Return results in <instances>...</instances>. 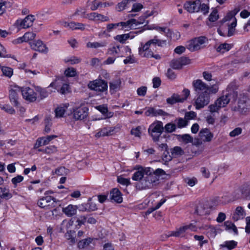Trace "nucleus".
<instances>
[{"label": "nucleus", "mask_w": 250, "mask_h": 250, "mask_svg": "<svg viewBox=\"0 0 250 250\" xmlns=\"http://www.w3.org/2000/svg\"><path fill=\"white\" fill-rule=\"evenodd\" d=\"M165 174L164 170L157 168L154 170L146 167L136 171L132 175L133 180L137 181L136 187L139 190L151 188L158 184L160 176Z\"/></svg>", "instance_id": "1"}, {"label": "nucleus", "mask_w": 250, "mask_h": 250, "mask_svg": "<svg viewBox=\"0 0 250 250\" xmlns=\"http://www.w3.org/2000/svg\"><path fill=\"white\" fill-rule=\"evenodd\" d=\"M167 41L158 39L157 36H154L153 39L149 40L145 44L141 43L139 48V54L142 57L153 58L156 60H160L161 56L159 54H154L151 49L155 47L156 45L163 47L166 45Z\"/></svg>", "instance_id": "2"}, {"label": "nucleus", "mask_w": 250, "mask_h": 250, "mask_svg": "<svg viewBox=\"0 0 250 250\" xmlns=\"http://www.w3.org/2000/svg\"><path fill=\"white\" fill-rule=\"evenodd\" d=\"M238 96V93L233 90L228 91L218 98L213 104L208 106L210 112H217L221 108L226 106L229 102H235Z\"/></svg>", "instance_id": "3"}, {"label": "nucleus", "mask_w": 250, "mask_h": 250, "mask_svg": "<svg viewBox=\"0 0 250 250\" xmlns=\"http://www.w3.org/2000/svg\"><path fill=\"white\" fill-rule=\"evenodd\" d=\"M184 7L189 13L198 12L200 11L204 15L208 13L209 10V6L205 3H202L200 0L187 1L184 4Z\"/></svg>", "instance_id": "4"}, {"label": "nucleus", "mask_w": 250, "mask_h": 250, "mask_svg": "<svg viewBox=\"0 0 250 250\" xmlns=\"http://www.w3.org/2000/svg\"><path fill=\"white\" fill-rule=\"evenodd\" d=\"M208 43V39L205 36H200L187 42L186 47L190 51L194 52L203 48Z\"/></svg>", "instance_id": "5"}, {"label": "nucleus", "mask_w": 250, "mask_h": 250, "mask_svg": "<svg viewBox=\"0 0 250 250\" xmlns=\"http://www.w3.org/2000/svg\"><path fill=\"white\" fill-rule=\"evenodd\" d=\"M148 131L154 142H157L163 132L164 126L163 123L161 121H157L152 124L149 127Z\"/></svg>", "instance_id": "6"}, {"label": "nucleus", "mask_w": 250, "mask_h": 250, "mask_svg": "<svg viewBox=\"0 0 250 250\" xmlns=\"http://www.w3.org/2000/svg\"><path fill=\"white\" fill-rule=\"evenodd\" d=\"M88 87L91 90L97 92H104L107 90V83L102 79H97L90 81L88 84Z\"/></svg>", "instance_id": "7"}, {"label": "nucleus", "mask_w": 250, "mask_h": 250, "mask_svg": "<svg viewBox=\"0 0 250 250\" xmlns=\"http://www.w3.org/2000/svg\"><path fill=\"white\" fill-rule=\"evenodd\" d=\"M249 99L245 95H240L238 102L237 110L242 114H246L250 111L249 104Z\"/></svg>", "instance_id": "8"}, {"label": "nucleus", "mask_w": 250, "mask_h": 250, "mask_svg": "<svg viewBox=\"0 0 250 250\" xmlns=\"http://www.w3.org/2000/svg\"><path fill=\"white\" fill-rule=\"evenodd\" d=\"M21 92V87L17 85H11L9 87V97L10 102L15 106H19V93Z\"/></svg>", "instance_id": "9"}, {"label": "nucleus", "mask_w": 250, "mask_h": 250, "mask_svg": "<svg viewBox=\"0 0 250 250\" xmlns=\"http://www.w3.org/2000/svg\"><path fill=\"white\" fill-rule=\"evenodd\" d=\"M196 230V226L193 224H189L188 225H185L180 227L179 228L176 229L175 231H171L169 234V236L175 237H183L185 236L186 233L188 231H195Z\"/></svg>", "instance_id": "10"}, {"label": "nucleus", "mask_w": 250, "mask_h": 250, "mask_svg": "<svg viewBox=\"0 0 250 250\" xmlns=\"http://www.w3.org/2000/svg\"><path fill=\"white\" fill-rule=\"evenodd\" d=\"M38 204L41 208L52 209L56 206V199L51 196L43 197L39 200Z\"/></svg>", "instance_id": "11"}, {"label": "nucleus", "mask_w": 250, "mask_h": 250, "mask_svg": "<svg viewBox=\"0 0 250 250\" xmlns=\"http://www.w3.org/2000/svg\"><path fill=\"white\" fill-rule=\"evenodd\" d=\"M23 99L30 102H34L37 100V94L34 90L28 87L21 88Z\"/></svg>", "instance_id": "12"}, {"label": "nucleus", "mask_w": 250, "mask_h": 250, "mask_svg": "<svg viewBox=\"0 0 250 250\" xmlns=\"http://www.w3.org/2000/svg\"><path fill=\"white\" fill-rule=\"evenodd\" d=\"M192 85L195 91L198 94H207L208 92V85L201 80L197 79L192 82Z\"/></svg>", "instance_id": "13"}, {"label": "nucleus", "mask_w": 250, "mask_h": 250, "mask_svg": "<svg viewBox=\"0 0 250 250\" xmlns=\"http://www.w3.org/2000/svg\"><path fill=\"white\" fill-rule=\"evenodd\" d=\"M88 108L86 107H78L74 108L73 112V118L75 120H82L88 115Z\"/></svg>", "instance_id": "14"}, {"label": "nucleus", "mask_w": 250, "mask_h": 250, "mask_svg": "<svg viewBox=\"0 0 250 250\" xmlns=\"http://www.w3.org/2000/svg\"><path fill=\"white\" fill-rule=\"evenodd\" d=\"M198 96L196 99L194 105L197 109L203 108L209 102V96L207 94H198Z\"/></svg>", "instance_id": "15"}, {"label": "nucleus", "mask_w": 250, "mask_h": 250, "mask_svg": "<svg viewBox=\"0 0 250 250\" xmlns=\"http://www.w3.org/2000/svg\"><path fill=\"white\" fill-rule=\"evenodd\" d=\"M30 46L31 48L35 51L43 53H47L48 52V48L46 45L40 40L30 43Z\"/></svg>", "instance_id": "16"}, {"label": "nucleus", "mask_w": 250, "mask_h": 250, "mask_svg": "<svg viewBox=\"0 0 250 250\" xmlns=\"http://www.w3.org/2000/svg\"><path fill=\"white\" fill-rule=\"evenodd\" d=\"M79 209L80 211H91L97 209L96 205L91 201L89 198L86 203H83L78 206Z\"/></svg>", "instance_id": "17"}, {"label": "nucleus", "mask_w": 250, "mask_h": 250, "mask_svg": "<svg viewBox=\"0 0 250 250\" xmlns=\"http://www.w3.org/2000/svg\"><path fill=\"white\" fill-rule=\"evenodd\" d=\"M146 116L156 117L158 116H166L168 114L161 109L154 107H148L145 113Z\"/></svg>", "instance_id": "18"}, {"label": "nucleus", "mask_w": 250, "mask_h": 250, "mask_svg": "<svg viewBox=\"0 0 250 250\" xmlns=\"http://www.w3.org/2000/svg\"><path fill=\"white\" fill-rule=\"evenodd\" d=\"M85 18L96 21H109V18L107 17L96 12H92L87 14L85 15Z\"/></svg>", "instance_id": "19"}, {"label": "nucleus", "mask_w": 250, "mask_h": 250, "mask_svg": "<svg viewBox=\"0 0 250 250\" xmlns=\"http://www.w3.org/2000/svg\"><path fill=\"white\" fill-rule=\"evenodd\" d=\"M114 127H106L100 129L96 133L95 136L96 138H100L104 136H108L113 135L115 133Z\"/></svg>", "instance_id": "20"}, {"label": "nucleus", "mask_w": 250, "mask_h": 250, "mask_svg": "<svg viewBox=\"0 0 250 250\" xmlns=\"http://www.w3.org/2000/svg\"><path fill=\"white\" fill-rule=\"evenodd\" d=\"M200 139L204 142H210L213 135L208 128H202L199 134Z\"/></svg>", "instance_id": "21"}, {"label": "nucleus", "mask_w": 250, "mask_h": 250, "mask_svg": "<svg viewBox=\"0 0 250 250\" xmlns=\"http://www.w3.org/2000/svg\"><path fill=\"white\" fill-rule=\"evenodd\" d=\"M122 193L120 191L116 188H113L110 193V198L112 201L118 203H121L123 201Z\"/></svg>", "instance_id": "22"}, {"label": "nucleus", "mask_w": 250, "mask_h": 250, "mask_svg": "<svg viewBox=\"0 0 250 250\" xmlns=\"http://www.w3.org/2000/svg\"><path fill=\"white\" fill-rule=\"evenodd\" d=\"M210 209L207 203L200 204L196 209V212L199 215H205L210 213Z\"/></svg>", "instance_id": "23"}, {"label": "nucleus", "mask_w": 250, "mask_h": 250, "mask_svg": "<svg viewBox=\"0 0 250 250\" xmlns=\"http://www.w3.org/2000/svg\"><path fill=\"white\" fill-rule=\"evenodd\" d=\"M78 209V206L69 205L66 207L62 208V212L68 217H71L76 214Z\"/></svg>", "instance_id": "24"}, {"label": "nucleus", "mask_w": 250, "mask_h": 250, "mask_svg": "<svg viewBox=\"0 0 250 250\" xmlns=\"http://www.w3.org/2000/svg\"><path fill=\"white\" fill-rule=\"evenodd\" d=\"M246 215L245 211L242 207H237L232 215V219L237 221L240 219H243Z\"/></svg>", "instance_id": "25"}, {"label": "nucleus", "mask_w": 250, "mask_h": 250, "mask_svg": "<svg viewBox=\"0 0 250 250\" xmlns=\"http://www.w3.org/2000/svg\"><path fill=\"white\" fill-rule=\"evenodd\" d=\"M34 20V16L31 15H28L20 22V26L23 28H29L32 25Z\"/></svg>", "instance_id": "26"}, {"label": "nucleus", "mask_w": 250, "mask_h": 250, "mask_svg": "<svg viewBox=\"0 0 250 250\" xmlns=\"http://www.w3.org/2000/svg\"><path fill=\"white\" fill-rule=\"evenodd\" d=\"M121 81L119 78L113 80L109 83L110 91L112 93L119 90L121 88Z\"/></svg>", "instance_id": "27"}, {"label": "nucleus", "mask_w": 250, "mask_h": 250, "mask_svg": "<svg viewBox=\"0 0 250 250\" xmlns=\"http://www.w3.org/2000/svg\"><path fill=\"white\" fill-rule=\"evenodd\" d=\"M59 83L58 81H57L55 83H52L50 84V86L53 87L54 86H55V88L58 90L59 92H60L61 94H65L67 92H69V86L67 83H63L60 89L58 88V85H56V84H58Z\"/></svg>", "instance_id": "28"}, {"label": "nucleus", "mask_w": 250, "mask_h": 250, "mask_svg": "<svg viewBox=\"0 0 250 250\" xmlns=\"http://www.w3.org/2000/svg\"><path fill=\"white\" fill-rule=\"evenodd\" d=\"M93 239L91 238H88L80 241L78 243V247L79 249L84 250H89V246L91 243Z\"/></svg>", "instance_id": "29"}, {"label": "nucleus", "mask_w": 250, "mask_h": 250, "mask_svg": "<svg viewBox=\"0 0 250 250\" xmlns=\"http://www.w3.org/2000/svg\"><path fill=\"white\" fill-rule=\"evenodd\" d=\"M137 21V20L134 19H132L128 20L125 22H119V25L121 26L122 27V29H125V30H128V29H132L134 27L133 24H134V22Z\"/></svg>", "instance_id": "30"}, {"label": "nucleus", "mask_w": 250, "mask_h": 250, "mask_svg": "<svg viewBox=\"0 0 250 250\" xmlns=\"http://www.w3.org/2000/svg\"><path fill=\"white\" fill-rule=\"evenodd\" d=\"M101 1L97 0H88L86 2V7H89L91 11H95L100 7Z\"/></svg>", "instance_id": "31"}, {"label": "nucleus", "mask_w": 250, "mask_h": 250, "mask_svg": "<svg viewBox=\"0 0 250 250\" xmlns=\"http://www.w3.org/2000/svg\"><path fill=\"white\" fill-rule=\"evenodd\" d=\"M120 51V46L119 45H115L107 49L106 54L111 56L117 57L116 55L119 54Z\"/></svg>", "instance_id": "32"}, {"label": "nucleus", "mask_w": 250, "mask_h": 250, "mask_svg": "<svg viewBox=\"0 0 250 250\" xmlns=\"http://www.w3.org/2000/svg\"><path fill=\"white\" fill-rule=\"evenodd\" d=\"M107 43L105 42H88L86 43V47L91 48H98L100 47H105Z\"/></svg>", "instance_id": "33"}, {"label": "nucleus", "mask_w": 250, "mask_h": 250, "mask_svg": "<svg viewBox=\"0 0 250 250\" xmlns=\"http://www.w3.org/2000/svg\"><path fill=\"white\" fill-rule=\"evenodd\" d=\"M237 244V242L234 241H226L222 244L220 245L221 248H227L229 250H231L234 249Z\"/></svg>", "instance_id": "34"}, {"label": "nucleus", "mask_w": 250, "mask_h": 250, "mask_svg": "<svg viewBox=\"0 0 250 250\" xmlns=\"http://www.w3.org/2000/svg\"><path fill=\"white\" fill-rule=\"evenodd\" d=\"M68 26L72 30L80 29L81 30H84L85 29V24L76 22H71L68 24Z\"/></svg>", "instance_id": "35"}, {"label": "nucleus", "mask_w": 250, "mask_h": 250, "mask_svg": "<svg viewBox=\"0 0 250 250\" xmlns=\"http://www.w3.org/2000/svg\"><path fill=\"white\" fill-rule=\"evenodd\" d=\"M0 69L4 76L11 78L13 74V69L11 67L0 65Z\"/></svg>", "instance_id": "36"}, {"label": "nucleus", "mask_w": 250, "mask_h": 250, "mask_svg": "<svg viewBox=\"0 0 250 250\" xmlns=\"http://www.w3.org/2000/svg\"><path fill=\"white\" fill-rule=\"evenodd\" d=\"M170 152L172 157H177L184 154V151L180 146H175L171 149Z\"/></svg>", "instance_id": "37"}, {"label": "nucleus", "mask_w": 250, "mask_h": 250, "mask_svg": "<svg viewBox=\"0 0 250 250\" xmlns=\"http://www.w3.org/2000/svg\"><path fill=\"white\" fill-rule=\"evenodd\" d=\"M167 102L169 104H173L177 102H182V100L180 95L174 94L171 97L167 99Z\"/></svg>", "instance_id": "38"}, {"label": "nucleus", "mask_w": 250, "mask_h": 250, "mask_svg": "<svg viewBox=\"0 0 250 250\" xmlns=\"http://www.w3.org/2000/svg\"><path fill=\"white\" fill-rule=\"evenodd\" d=\"M224 226L225 227L226 230H232L235 234H238V231L234 223L228 221L224 223Z\"/></svg>", "instance_id": "39"}, {"label": "nucleus", "mask_w": 250, "mask_h": 250, "mask_svg": "<svg viewBox=\"0 0 250 250\" xmlns=\"http://www.w3.org/2000/svg\"><path fill=\"white\" fill-rule=\"evenodd\" d=\"M64 236L66 239L70 240V242L72 244H74L77 241V240L75 238V236H76L75 231L74 230L68 231L65 234Z\"/></svg>", "instance_id": "40"}, {"label": "nucleus", "mask_w": 250, "mask_h": 250, "mask_svg": "<svg viewBox=\"0 0 250 250\" xmlns=\"http://www.w3.org/2000/svg\"><path fill=\"white\" fill-rule=\"evenodd\" d=\"M67 108V105L58 107L55 110L56 117L58 118L62 117Z\"/></svg>", "instance_id": "41"}, {"label": "nucleus", "mask_w": 250, "mask_h": 250, "mask_svg": "<svg viewBox=\"0 0 250 250\" xmlns=\"http://www.w3.org/2000/svg\"><path fill=\"white\" fill-rule=\"evenodd\" d=\"M0 199H9L12 197V194L9 193L8 190L3 188H0Z\"/></svg>", "instance_id": "42"}, {"label": "nucleus", "mask_w": 250, "mask_h": 250, "mask_svg": "<svg viewBox=\"0 0 250 250\" xmlns=\"http://www.w3.org/2000/svg\"><path fill=\"white\" fill-rule=\"evenodd\" d=\"M176 126L175 124L169 123L166 124L164 127V131L166 133H171L176 130Z\"/></svg>", "instance_id": "43"}, {"label": "nucleus", "mask_w": 250, "mask_h": 250, "mask_svg": "<svg viewBox=\"0 0 250 250\" xmlns=\"http://www.w3.org/2000/svg\"><path fill=\"white\" fill-rule=\"evenodd\" d=\"M129 38V35L128 34H124L116 36L114 37V39L120 43H124Z\"/></svg>", "instance_id": "44"}, {"label": "nucleus", "mask_w": 250, "mask_h": 250, "mask_svg": "<svg viewBox=\"0 0 250 250\" xmlns=\"http://www.w3.org/2000/svg\"><path fill=\"white\" fill-rule=\"evenodd\" d=\"M231 48V46L229 44L223 43L219 45L216 49L217 52L224 53L229 51Z\"/></svg>", "instance_id": "45"}, {"label": "nucleus", "mask_w": 250, "mask_h": 250, "mask_svg": "<svg viewBox=\"0 0 250 250\" xmlns=\"http://www.w3.org/2000/svg\"><path fill=\"white\" fill-rule=\"evenodd\" d=\"M87 216L84 215L80 216L77 220L76 223L77 224L76 225V227L77 229L80 228L83 225H84L86 222Z\"/></svg>", "instance_id": "46"}, {"label": "nucleus", "mask_w": 250, "mask_h": 250, "mask_svg": "<svg viewBox=\"0 0 250 250\" xmlns=\"http://www.w3.org/2000/svg\"><path fill=\"white\" fill-rule=\"evenodd\" d=\"M166 199H162L156 205L155 208H148L147 211L146 212V215H147L150 214L154 210L158 209L161 207V206L166 202Z\"/></svg>", "instance_id": "47"}, {"label": "nucleus", "mask_w": 250, "mask_h": 250, "mask_svg": "<svg viewBox=\"0 0 250 250\" xmlns=\"http://www.w3.org/2000/svg\"><path fill=\"white\" fill-rule=\"evenodd\" d=\"M36 90L40 93L41 99H43L48 96L49 92L45 89L37 86Z\"/></svg>", "instance_id": "48"}, {"label": "nucleus", "mask_w": 250, "mask_h": 250, "mask_svg": "<svg viewBox=\"0 0 250 250\" xmlns=\"http://www.w3.org/2000/svg\"><path fill=\"white\" fill-rule=\"evenodd\" d=\"M35 37V33L33 32H26L23 36V40H24V42H28L30 41L34 40Z\"/></svg>", "instance_id": "49"}, {"label": "nucleus", "mask_w": 250, "mask_h": 250, "mask_svg": "<svg viewBox=\"0 0 250 250\" xmlns=\"http://www.w3.org/2000/svg\"><path fill=\"white\" fill-rule=\"evenodd\" d=\"M170 66L175 69H180L182 67L179 59L172 60L170 63Z\"/></svg>", "instance_id": "50"}, {"label": "nucleus", "mask_w": 250, "mask_h": 250, "mask_svg": "<svg viewBox=\"0 0 250 250\" xmlns=\"http://www.w3.org/2000/svg\"><path fill=\"white\" fill-rule=\"evenodd\" d=\"M219 18L218 11L216 9H213L209 16L208 19L211 22H214Z\"/></svg>", "instance_id": "51"}, {"label": "nucleus", "mask_w": 250, "mask_h": 250, "mask_svg": "<svg viewBox=\"0 0 250 250\" xmlns=\"http://www.w3.org/2000/svg\"><path fill=\"white\" fill-rule=\"evenodd\" d=\"M172 158V155H169V152L168 150L165 151L163 153V154L162 157V161L165 162V164H166L167 163H168L171 160Z\"/></svg>", "instance_id": "52"}, {"label": "nucleus", "mask_w": 250, "mask_h": 250, "mask_svg": "<svg viewBox=\"0 0 250 250\" xmlns=\"http://www.w3.org/2000/svg\"><path fill=\"white\" fill-rule=\"evenodd\" d=\"M175 122L177 124V126L179 128H182L188 125V121L185 119L182 118H178L175 120Z\"/></svg>", "instance_id": "53"}, {"label": "nucleus", "mask_w": 250, "mask_h": 250, "mask_svg": "<svg viewBox=\"0 0 250 250\" xmlns=\"http://www.w3.org/2000/svg\"><path fill=\"white\" fill-rule=\"evenodd\" d=\"M218 91V87L216 84H213L210 86L208 85V92L207 94L209 96L210 94H215Z\"/></svg>", "instance_id": "54"}, {"label": "nucleus", "mask_w": 250, "mask_h": 250, "mask_svg": "<svg viewBox=\"0 0 250 250\" xmlns=\"http://www.w3.org/2000/svg\"><path fill=\"white\" fill-rule=\"evenodd\" d=\"M128 2V0H124L122 2L119 3L117 6L116 9L118 11H121L124 10L125 7L127 6Z\"/></svg>", "instance_id": "55"}, {"label": "nucleus", "mask_w": 250, "mask_h": 250, "mask_svg": "<svg viewBox=\"0 0 250 250\" xmlns=\"http://www.w3.org/2000/svg\"><path fill=\"white\" fill-rule=\"evenodd\" d=\"M45 153L51 154L55 153L57 151V147L54 146H50L44 148Z\"/></svg>", "instance_id": "56"}, {"label": "nucleus", "mask_w": 250, "mask_h": 250, "mask_svg": "<svg viewBox=\"0 0 250 250\" xmlns=\"http://www.w3.org/2000/svg\"><path fill=\"white\" fill-rule=\"evenodd\" d=\"M86 14L85 10L82 7L77 8L74 13V15H78L84 18H85V15Z\"/></svg>", "instance_id": "57"}, {"label": "nucleus", "mask_w": 250, "mask_h": 250, "mask_svg": "<svg viewBox=\"0 0 250 250\" xmlns=\"http://www.w3.org/2000/svg\"><path fill=\"white\" fill-rule=\"evenodd\" d=\"M64 74L67 77H74L76 75V71L74 68H68L65 70Z\"/></svg>", "instance_id": "58"}, {"label": "nucleus", "mask_w": 250, "mask_h": 250, "mask_svg": "<svg viewBox=\"0 0 250 250\" xmlns=\"http://www.w3.org/2000/svg\"><path fill=\"white\" fill-rule=\"evenodd\" d=\"M142 127L138 126L135 128H132L131 130V134L136 137H140L141 134Z\"/></svg>", "instance_id": "59"}, {"label": "nucleus", "mask_w": 250, "mask_h": 250, "mask_svg": "<svg viewBox=\"0 0 250 250\" xmlns=\"http://www.w3.org/2000/svg\"><path fill=\"white\" fill-rule=\"evenodd\" d=\"M181 139L182 141L186 144L192 143L193 141L192 137L190 135L188 134L182 135Z\"/></svg>", "instance_id": "60"}, {"label": "nucleus", "mask_w": 250, "mask_h": 250, "mask_svg": "<svg viewBox=\"0 0 250 250\" xmlns=\"http://www.w3.org/2000/svg\"><path fill=\"white\" fill-rule=\"evenodd\" d=\"M242 129L240 127H236L231 131L229 135L231 137H234L242 133Z\"/></svg>", "instance_id": "61"}, {"label": "nucleus", "mask_w": 250, "mask_h": 250, "mask_svg": "<svg viewBox=\"0 0 250 250\" xmlns=\"http://www.w3.org/2000/svg\"><path fill=\"white\" fill-rule=\"evenodd\" d=\"M196 116V114L194 111H189L186 113L185 115V119L186 121L192 120L194 119Z\"/></svg>", "instance_id": "62"}, {"label": "nucleus", "mask_w": 250, "mask_h": 250, "mask_svg": "<svg viewBox=\"0 0 250 250\" xmlns=\"http://www.w3.org/2000/svg\"><path fill=\"white\" fill-rule=\"evenodd\" d=\"M117 181L120 184L125 186H128L130 184V181L128 179L122 177H118Z\"/></svg>", "instance_id": "63"}, {"label": "nucleus", "mask_w": 250, "mask_h": 250, "mask_svg": "<svg viewBox=\"0 0 250 250\" xmlns=\"http://www.w3.org/2000/svg\"><path fill=\"white\" fill-rule=\"evenodd\" d=\"M23 180V176L21 175H18L14 178H13L11 180L12 183L16 186L17 185L21 182Z\"/></svg>", "instance_id": "64"}]
</instances>
